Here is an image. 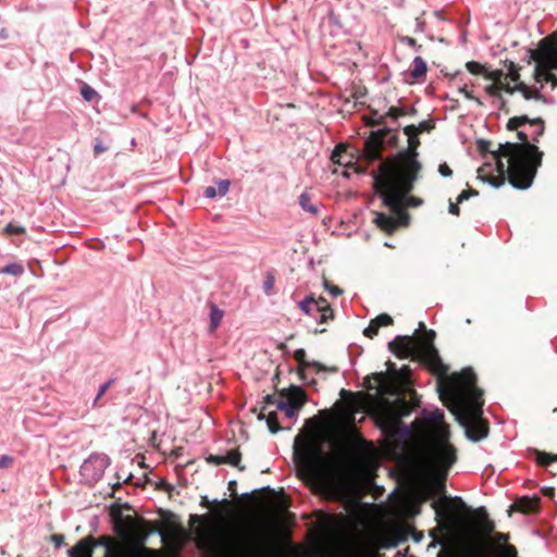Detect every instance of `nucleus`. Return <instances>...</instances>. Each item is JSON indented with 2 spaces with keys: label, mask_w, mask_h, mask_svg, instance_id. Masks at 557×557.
<instances>
[{
  "label": "nucleus",
  "mask_w": 557,
  "mask_h": 557,
  "mask_svg": "<svg viewBox=\"0 0 557 557\" xmlns=\"http://www.w3.org/2000/svg\"><path fill=\"white\" fill-rule=\"evenodd\" d=\"M432 507L437 517L446 521H453L466 509V504L459 496L451 498L444 496L441 499L434 500Z\"/></svg>",
  "instance_id": "obj_10"
},
{
  "label": "nucleus",
  "mask_w": 557,
  "mask_h": 557,
  "mask_svg": "<svg viewBox=\"0 0 557 557\" xmlns=\"http://www.w3.org/2000/svg\"><path fill=\"white\" fill-rule=\"evenodd\" d=\"M518 78L519 75L511 64L509 72L507 74L503 73V77H500L499 85L502 86V91H506L508 94L516 91V84H519Z\"/></svg>",
  "instance_id": "obj_19"
},
{
  "label": "nucleus",
  "mask_w": 557,
  "mask_h": 557,
  "mask_svg": "<svg viewBox=\"0 0 557 557\" xmlns=\"http://www.w3.org/2000/svg\"><path fill=\"white\" fill-rule=\"evenodd\" d=\"M223 319V311L219 309L215 305H212L210 308V327L211 330H215Z\"/></svg>",
  "instance_id": "obj_27"
},
{
  "label": "nucleus",
  "mask_w": 557,
  "mask_h": 557,
  "mask_svg": "<svg viewBox=\"0 0 557 557\" xmlns=\"http://www.w3.org/2000/svg\"><path fill=\"white\" fill-rule=\"evenodd\" d=\"M379 326L377 324H375L374 320H371L370 324L364 329L363 331V334L367 336V337H374L377 332H379Z\"/></svg>",
  "instance_id": "obj_37"
},
{
  "label": "nucleus",
  "mask_w": 557,
  "mask_h": 557,
  "mask_svg": "<svg viewBox=\"0 0 557 557\" xmlns=\"http://www.w3.org/2000/svg\"><path fill=\"white\" fill-rule=\"evenodd\" d=\"M500 77H503V71L493 70L492 72H486L485 78L491 81L492 84L485 87V91L491 97H499L502 92V86L499 85Z\"/></svg>",
  "instance_id": "obj_16"
},
{
  "label": "nucleus",
  "mask_w": 557,
  "mask_h": 557,
  "mask_svg": "<svg viewBox=\"0 0 557 557\" xmlns=\"http://www.w3.org/2000/svg\"><path fill=\"white\" fill-rule=\"evenodd\" d=\"M459 91L469 100H474L472 94L468 90L467 86H463L459 89Z\"/></svg>",
  "instance_id": "obj_53"
},
{
  "label": "nucleus",
  "mask_w": 557,
  "mask_h": 557,
  "mask_svg": "<svg viewBox=\"0 0 557 557\" xmlns=\"http://www.w3.org/2000/svg\"><path fill=\"white\" fill-rule=\"evenodd\" d=\"M421 202L422 201L420 199L412 197V198L409 199L408 205H410V206H420Z\"/></svg>",
  "instance_id": "obj_55"
},
{
  "label": "nucleus",
  "mask_w": 557,
  "mask_h": 557,
  "mask_svg": "<svg viewBox=\"0 0 557 557\" xmlns=\"http://www.w3.org/2000/svg\"><path fill=\"white\" fill-rule=\"evenodd\" d=\"M267 424L271 433H276L280 430L275 412H270L268 414Z\"/></svg>",
  "instance_id": "obj_33"
},
{
  "label": "nucleus",
  "mask_w": 557,
  "mask_h": 557,
  "mask_svg": "<svg viewBox=\"0 0 557 557\" xmlns=\"http://www.w3.org/2000/svg\"><path fill=\"white\" fill-rule=\"evenodd\" d=\"M488 145V141H484V140H481L480 141V149L482 151H485L486 150V146Z\"/></svg>",
  "instance_id": "obj_58"
},
{
  "label": "nucleus",
  "mask_w": 557,
  "mask_h": 557,
  "mask_svg": "<svg viewBox=\"0 0 557 557\" xmlns=\"http://www.w3.org/2000/svg\"><path fill=\"white\" fill-rule=\"evenodd\" d=\"M435 338L434 331H425L424 334L418 338L412 339L409 336L398 335L393 342L389 343V348L393 354L401 358H417L428 363L434 369L444 368L438 352L433 345Z\"/></svg>",
  "instance_id": "obj_6"
},
{
  "label": "nucleus",
  "mask_w": 557,
  "mask_h": 557,
  "mask_svg": "<svg viewBox=\"0 0 557 557\" xmlns=\"http://www.w3.org/2000/svg\"><path fill=\"white\" fill-rule=\"evenodd\" d=\"M425 462L432 471L429 488L432 493L442 492L448 470L457 460L456 449L453 445L433 442L429 453H424Z\"/></svg>",
  "instance_id": "obj_7"
},
{
  "label": "nucleus",
  "mask_w": 557,
  "mask_h": 557,
  "mask_svg": "<svg viewBox=\"0 0 557 557\" xmlns=\"http://www.w3.org/2000/svg\"><path fill=\"white\" fill-rule=\"evenodd\" d=\"M294 358L299 363V367H300L301 371H304L305 369H307L309 367H313L318 371L325 370V367L323 364H321L320 362H318V361H307V359H306V351L302 348H299V349L295 350Z\"/></svg>",
  "instance_id": "obj_22"
},
{
  "label": "nucleus",
  "mask_w": 557,
  "mask_h": 557,
  "mask_svg": "<svg viewBox=\"0 0 557 557\" xmlns=\"http://www.w3.org/2000/svg\"><path fill=\"white\" fill-rule=\"evenodd\" d=\"M408 137V149L399 153L397 164L383 162L380 171L373 174L374 187L381 195L384 206L391 209L395 216L375 212L373 222L383 231L392 233L398 225L406 224L408 215L405 212V196L413 188L418 172L421 169L417 160V148L420 144L414 125L404 128Z\"/></svg>",
  "instance_id": "obj_1"
},
{
  "label": "nucleus",
  "mask_w": 557,
  "mask_h": 557,
  "mask_svg": "<svg viewBox=\"0 0 557 557\" xmlns=\"http://www.w3.org/2000/svg\"><path fill=\"white\" fill-rule=\"evenodd\" d=\"M414 504L407 495H400L393 504L392 511L396 516H406L413 512Z\"/></svg>",
  "instance_id": "obj_17"
},
{
  "label": "nucleus",
  "mask_w": 557,
  "mask_h": 557,
  "mask_svg": "<svg viewBox=\"0 0 557 557\" xmlns=\"http://www.w3.org/2000/svg\"><path fill=\"white\" fill-rule=\"evenodd\" d=\"M162 543L170 553H176L184 542V532L177 527H168L159 532Z\"/></svg>",
  "instance_id": "obj_12"
},
{
  "label": "nucleus",
  "mask_w": 557,
  "mask_h": 557,
  "mask_svg": "<svg viewBox=\"0 0 557 557\" xmlns=\"http://www.w3.org/2000/svg\"><path fill=\"white\" fill-rule=\"evenodd\" d=\"M104 546L106 555L108 554V547L113 552V546L107 537H100L95 541L91 536L81 540L74 547L69 549V557H92V552L96 546Z\"/></svg>",
  "instance_id": "obj_11"
},
{
  "label": "nucleus",
  "mask_w": 557,
  "mask_h": 557,
  "mask_svg": "<svg viewBox=\"0 0 557 557\" xmlns=\"http://www.w3.org/2000/svg\"><path fill=\"white\" fill-rule=\"evenodd\" d=\"M299 206L305 212H308L311 215H318L319 213V205L312 201L311 195L308 191H305L299 196Z\"/></svg>",
  "instance_id": "obj_23"
},
{
  "label": "nucleus",
  "mask_w": 557,
  "mask_h": 557,
  "mask_svg": "<svg viewBox=\"0 0 557 557\" xmlns=\"http://www.w3.org/2000/svg\"><path fill=\"white\" fill-rule=\"evenodd\" d=\"M24 273V268L20 263H9L0 269V274H8L13 276H21Z\"/></svg>",
  "instance_id": "obj_28"
},
{
  "label": "nucleus",
  "mask_w": 557,
  "mask_h": 557,
  "mask_svg": "<svg viewBox=\"0 0 557 557\" xmlns=\"http://www.w3.org/2000/svg\"><path fill=\"white\" fill-rule=\"evenodd\" d=\"M424 30V23L420 20H416V32L422 33Z\"/></svg>",
  "instance_id": "obj_54"
},
{
  "label": "nucleus",
  "mask_w": 557,
  "mask_h": 557,
  "mask_svg": "<svg viewBox=\"0 0 557 557\" xmlns=\"http://www.w3.org/2000/svg\"><path fill=\"white\" fill-rule=\"evenodd\" d=\"M478 193L474 190H463L461 194L457 197V203H461L465 200H468L470 196H476Z\"/></svg>",
  "instance_id": "obj_44"
},
{
  "label": "nucleus",
  "mask_w": 557,
  "mask_h": 557,
  "mask_svg": "<svg viewBox=\"0 0 557 557\" xmlns=\"http://www.w3.org/2000/svg\"><path fill=\"white\" fill-rule=\"evenodd\" d=\"M554 461H557V455H554Z\"/></svg>",
  "instance_id": "obj_63"
},
{
  "label": "nucleus",
  "mask_w": 557,
  "mask_h": 557,
  "mask_svg": "<svg viewBox=\"0 0 557 557\" xmlns=\"http://www.w3.org/2000/svg\"><path fill=\"white\" fill-rule=\"evenodd\" d=\"M553 461H554V455H549L546 453H540L537 455V462L541 465H544V466L549 465Z\"/></svg>",
  "instance_id": "obj_41"
},
{
  "label": "nucleus",
  "mask_w": 557,
  "mask_h": 557,
  "mask_svg": "<svg viewBox=\"0 0 557 557\" xmlns=\"http://www.w3.org/2000/svg\"><path fill=\"white\" fill-rule=\"evenodd\" d=\"M475 374L470 368L454 373L440 383L441 400L455 414L465 428L469 440L485 438L488 434L486 422L482 419V391L475 386Z\"/></svg>",
  "instance_id": "obj_3"
},
{
  "label": "nucleus",
  "mask_w": 557,
  "mask_h": 557,
  "mask_svg": "<svg viewBox=\"0 0 557 557\" xmlns=\"http://www.w3.org/2000/svg\"><path fill=\"white\" fill-rule=\"evenodd\" d=\"M81 92H82L83 98L86 101H91L96 97V95H97L96 90L94 88H91L90 86H88V85H85L82 88Z\"/></svg>",
  "instance_id": "obj_36"
},
{
  "label": "nucleus",
  "mask_w": 557,
  "mask_h": 557,
  "mask_svg": "<svg viewBox=\"0 0 557 557\" xmlns=\"http://www.w3.org/2000/svg\"><path fill=\"white\" fill-rule=\"evenodd\" d=\"M394 432H395V431H394V426L392 425V426H391V433H394Z\"/></svg>",
  "instance_id": "obj_62"
},
{
  "label": "nucleus",
  "mask_w": 557,
  "mask_h": 557,
  "mask_svg": "<svg viewBox=\"0 0 557 557\" xmlns=\"http://www.w3.org/2000/svg\"><path fill=\"white\" fill-rule=\"evenodd\" d=\"M240 461V454L237 450H230L224 455H209L207 457V462L211 465H231L238 466Z\"/></svg>",
  "instance_id": "obj_15"
},
{
  "label": "nucleus",
  "mask_w": 557,
  "mask_h": 557,
  "mask_svg": "<svg viewBox=\"0 0 557 557\" xmlns=\"http://www.w3.org/2000/svg\"><path fill=\"white\" fill-rule=\"evenodd\" d=\"M299 308L306 314L314 315L317 313V310H320L319 300H315L313 297L308 296L299 302Z\"/></svg>",
  "instance_id": "obj_25"
},
{
  "label": "nucleus",
  "mask_w": 557,
  "mask_h": 557,
  "mask_svg": "<svg viewBox=\"0 0 557 557\" xmlns=\"http://www.w3.org/2000/svg\"><path fill=\"white\" fill-rule=\"evenodd\" d=\"M104 150H106V148H104L103 146H101V145H96V146H95V151H96V152H102V151H104Z\"/></svg>",
  "instance_id": "obj_59"
},
{
  "label": "nucleus",
  "mask_w": 557,
  "mask_h": 557,
  "mask_svg": "<svg viewBox=\"0 0 557 557\" xmlns=\"http://www.w3.org/2000/svg\"><path fill=\"white\" fill-rule=\"evenodd\" d=\"M5 232L9 234H22L25 232V227L22 225H16L12 222L8 223L5 226Z\"/></svg>",
  "instance_id": "obj_38"
},
{
  "label": "nucleus",
  "mask_w": 557,
  "mask_h": 557,
  "mask_svg": "<svg viewBox=\"0 0 557 557\" xmlns=\"http://www.w3.org/2000/svg\"><path fill=\"white\" fill-rule=\"evenodd\" d=\"M104 557H171V556L163 555L162 553H160L158 550H154L151 548H146V547H138V548H134L129 552H124V553L111 552L110 547H108V554L104 555Z\"/></svg>",
  "instance_id": "obj_14"
},
{
  "label": "nucleus",
  "mask_w": 557,
  "mask_h": 557,
  "mask_svg": "<svg viewBox=\"0 0 557 557\" xmlns=\"http://www.w3.org/2000/svg\"><path fill=\"white\" fill-rule=\"evenodd\" d=\"M13 465V457L3 455L0 457V468H9Z\"/></svg>",
  "instance_id": "obj_48"
},
{
  "label": "nucleus",
  "mask_w": 557,
  "mask_h": 557,
  "mask_svg": "<svg viewBox=\"0 0 557 557\" xmlns=\"http://www.w3.org/2000/svg\"><path fill=\"white\" fill-rule=\"evenodd\" d=\"M274 286V277L273 275L269 274L267 276V280L264 281V284H263V289L267 294H270V292L272 290Z\"/></svg>",
  "instance_id": "obj_46"
},
{
  "label": "nucleus",
  "mask_w": 557,
  "mask_h": 557,
  "mask_svg": "<svg viewBox=\"0 0 557 557\" xmlns=\"http://www.w3.org/2000/svg\"><path fill=\"white\" fill-rule=\"evenodd\" d=\"M296 461L301 474L325 491H335L338 479L333 469L332 460L323 455L320 447L306 444L296 454Z\"/></svg>",
  "instance_id": "obj_5"
},
{
  "label": "nucleus",
  "mask_w": 557,
  "mask_h": 557,
  "mask_svg": "<svg viewBox=\"0 0 557 557\" xmlns=\"http://www.w3.org/2000/svg\"><path fill=\"white\" fill-rule=\"evenodd\" d=\"M459 203H453L450 202L449 203V207H448V211L449 213L454 214V215H459V207H458Z\"/></svg>",
  "instance_id": "obj_52"
},
{
  "label": "nucleus",
  "mask_w": 557,
  "mask_h": 557,
  "mask_svg": "<svg viewBox=\"0 0 557 557\" xmlns=\"http://www.w3.org/2000/svg\"><path fill=\"white\" fill-rule=\"evenodd\" d=\"M324 285V288L333 296V297H337L339 295H342L343 290L338 287V286H335V285H331L327 281H324L323 283Z\"/></svg>",
  "instance_id": "obj_40"
},
{
  "label": "nucleus",
  "mask_w": 557,
  "mask_h": 557,
  "mask_svg": "<svg viewBox=\"0 0 557 557\" xmlns=\"http://www.w3.org/2000/svg\"><path fill=\"white\" fill-rule=\"evenodd\" d=\"M201 521L197 530L199 546L203 548L219 547L224 557H262L264 545L255 532L248 529L238 530V536L234 541L226 540L219 532L222 517L207 518L195 517Z\"/></svg>",
  "instance_id": "obj_4"
},
{
  "label": "nucleus",
  "mask_w": 557,
  "mask_h": 557,
  "mask_svg": "<svg viewBox=\"0 0 557 557\" xmlns=\"http://www.w3.org/2000/svg\"><path fill=\"white\" fill-rule=\"evenodd\" d=\"M96 463H99V465H100V467H101V469H100L99 473H97V474H96V476H95V478L100 476V475L102 474L103 468H104V466H106V463H107L106 458H100V457H91V458H89L88 460H86V461L83 463V466H82V472H83L84 474H87V473H88V471H89V469H90L94 465H96Z\"/></svg>",
  "instance_id": "obj_26"
},
{
  "label": "nucleus",
  "mask_w": 557,
  "mask_h": 557,
  "mask_svg": "<svg viewBox=\"0 0 557 557\" xmlns=\"http://www.w3.org/2000/svg\"><path fill=\"white\" fill-rule=\"evenodd\" d=\"M529 52L531 59L536 62V81L557 86V77L550 73L552 70H557V40L550 42L548 39H543L537 49Z\"/></svg>",
  "instance_id": "obj_8"
},
{
  "label": "nucleus",
  "mask_w": 557,
  "mask_h": 557,
  "mask_svg": "<svg viewBox=\"0 0 557 557\" xmlns=\"http://www.w3.org/2000/svg\"><path fill=\"white\" fill-rule=\"evenodd\" d=\"M375 324H377L379 327L381 326H387L393 323V319L387 313H382L377 315L375 319H373Z\"/></svg>",
  "instance_id": "obj_34"
},
{
  "label": "nucleus",
  "mask_w": 557,
  "mask_h": 557,
  "mask_svg": "<svg viewBox=\"0 0 557 557\" xmlns=\"http://www.w3.org/2000/svg\"><path fill=\"white\" fill-rule=\"evenodd\" d=\"M113 383V380H109L107 381L106 383H103L99 389H98V393L95 397V400H94V404L96 405L97 401L104 395V393L108 391V388L111 386V384Z\"/></svg>",
  "instance_id": "obj_39"
},
{
  "label": "nucleus",
  "mask_w": 557,
  "mask_h": 557,
  "mask_svg": "<svg viewBox=\"0 0 557 557\" xmlns=\"http://www.w3.org/2000/svg\"><path fill=\"white\" fill-rule=\"evenodd\" d=\"M409 432L408 428L405 426L404 433L407 434Z\"/></svg>",
  "instance_id": "obj_61"
},
{
  "label": "nucleus",
  "mask_w": 557,
  "mask_h": 557,
  "mask_svg": "<svg viewBox=\"0 0 557 557\" xmlns=\"http://www.w3.org/2000/svg\"><path fill=\"white\" fill-rule=\"evenodd\" d=\"M276 409L283 411L287 418H293L296 416L298 408L294 407L290 403H283L281 400H277L276 403Z\"/></svg>",
  "instance_id": "obj_30"
},
{
  "label": "nucleus",
  "mask_w": 557,
  "mask_h": 557,
  "mask_svg": "<svg viewBox=\"0 0 557 557\" xmlns=\"http://www.w3.org/2000/svg\"><path fill=\"white\" fill-rule=\"evenodd\" d=\"M0 37H2V38H7V34H5V32H4V30H1V32H0Z\"/></svg>",
  "instance_id": "obj_60"
},
{
  "label": "nucleus",
  "mask_w": 557,
  "mask_h": 557,
  "mask_svg": "<svg viewBox=\"0 0 557 557\" xmlns=\"http://www.w3.org/2000/svg\"><path fill=\"white\" fill-rule=\"evenodd\" d=\"M264 400H265V403H271V404H274L275 406H276V403H277V400L275 399V397H274V396H271V395L265 396V397H264Z\"/></svg>",
  "instance_id": "obj_56"
},
{
  "label": "nucleus",
  "mask_w": 557,
  "mask_h": 557,
  "mask_svg": "<svg viewBox=\"0 0 557 557\" xmlns=\"http://www.w3.org/2000/svg\"><path fill=\"white\" fill-rule=\"evenodd\" d=\"M403 114H404V112L400 109L395 108V107H391L388 109V111L386 112V115L393 117L394 120Z\"/></svg>",
  "instance_id": "obj_51"
},
{
  "label": "nucleus",
  "mask_w": 557,
  "mask_h": 557,
  "mask_svg": "<svg viewBox=\"0 0 557 557\" xmlns=\"http://www.w3.org/2000/svg\"><path fill=\"white\" fill-rule=\"evenodd\" d=\"M319 307H320V310H317V313L318 312L320 313V321L326 322L333 315L332 309L330 308L326 300L323 298L319 299Z\"/></svg>",
  "instance_id": "obj_29"
},
{
  "label": "nucleus",
  "mask_w": 557,
  "mask_h": 557,
  "mask_svg": "<svg viewBox=\"0 0 557 557\" xmlns=\"http://www.w3.org/2000/svg\"><path fill=\"white\" fill-rule=\"evenodd\" d=\"M438 173L444 176V177H449L451 176L453 174V171L450 170V168L448 166L447 163H441L440 166H438Z\"/></svg>",
  "instance_id": "obj_45"
},
{
  "label": "nucleus",
  "mask_w": 557,
  "mask_h": 557,
  "mask_svg": "<svg viewBox=\"0 0 557 557\" xmlns=\"http://www.w3.org/2000/svg\"><path fill=\"white\" fill-rule=\"evenodd\" d=\"M428 71V66L425 61L421 57H416L412 61V69L410 71V75L414 79H420L424 77Z\"/></svg>",
  "instance_id": "obj_24"
},
{
  "label": "nucleus",
  "mask_w": 557,
  "mask_h": 557,
  "mask_svg": "<svg viewBox=\"0 0 557 557\" xmlns=\"http://www.w3.org/2000/svg\"><path fill=\"white\" fill-rule=\"evenodd\" d=\"M529 123L531 127L534 128L533 133L530 135L533 141L537 140L540 136L544 133V124L541 119L530 120L527 115L515 116L509 119L507 123V128L510 131L518 129L521 125Z\"/></svg>",
  "instance_id": "obj_13"
},
{
  "label": "nucleus",
  "mask_w": 557,
  "mask_h": 557,
  "mask_svg": "<svg viewBox=\"0 0 557 557\" xmlns=\"http://www.w3.org/2000/svg\"><path fill=\"white\" fill-rule=\"evenodd\" d=\"M401 42L408 45L409 47L414 48L416 50H420L421 46L417 44L416 39L411 37H403Z\"/></svg>",
  "instance_id": "obj_49"
},
{
  "label": "nucleus",
  "mask_w": 557,
  "mask_h": 557,
  "mask_svg": "<svg viewBox=\"0 0 557 557\" xmlns=\"http://www.w3.org/2000/svg\"><path fill=\"white\" fill-rule=\"evenodd\" d=\"M51 542L54 544L57 548H59L64 544V536L61 534H53L51 536Z\"/></svg>",
  "instance_id": "obj_50"
},
{
  "label": "nucleus",
  "mask_w": 557,
  "mask_h": 557,
  "mask_svg": "<svg viewBox=\"0 0 557 557\" xmlns=\"http://www.w3.org/2000/svg\"><path fill=\"white\" fill-rule=\"evenodd\" d=\"M201 506L210 508L211 502L206 496H203L201 499Z\"/></svg>",
  "instance_id": "obj_57"
},
{
  "label": "nucleus",
  "mask_w": 557,
  "mask_h": 557,
  "mask_svg": "<svg viewBox=\"0 0 557 557\" xmlns=\"http://www.w3.org/2000/svg\"><path fill=\"white\" fill-rule=\"evenodd\" d=\"M466 67L471 74H482L484 77L486 72H491L484 65L475 61L467 62Z\"/></svg>",
  "instance_id": "obj_31"
},
{
  "label": "nucleus",
  "mask_w": 557,
  "mask_h": 557,
  "mask_svg": "<svg viewBox=\"0 0 557 557\" xmlns=\"http://www.w3.org/2000/svg\"><path fill=\"white\" fill-rule=\"evenodd\" d=\"M343 150H345V146H344V145H338V146L335 148V150H334V151H333V153H332V161H333L334 163H338V164H342V163H343V161H342V159H341V154H339V152H341V151H343Z\"/></svg>",
  "instance_id": "obj_42"
},
{
  "label": "nucleus",
  "mask_w": 557,
  "mask_h": 557,
  "mask_svg": "<svg viewBox=\"0 0 557 557\" xmlns=\"http://www.w3.org/2000/svg\"><path fill=\"white\" fill-rule=\"evenodd\" d=\"M422 418L423 421L429 425L431 433L425 443L424 453L430 451V447L433 442H441L444 445H450L448 442V425L444 422V412L441 409H424L422 411Z\"/></svg>",
  "instance_id": "obj_9"
},
{
  "label": "nucleus",
  "mask_w": 557,
  "mask_h": 557,
  "mask_svg": "<svg viewBox=\"0 0 557 557\" xmlns=\"http://www.w3.org/2000/svg\"><path fill=\"white\" fill-rule=\"evenodd\" d=\"M305 393L300 387L292 386L288 392L278 400L283 403H290L294 405V407L300 409L305 403Z\"/></svg>",
  "instance_id": "obj_18"
},
{
  "label": "nucleus",
  "mask_w": 557,
  "mask_h": 557,
  "mask_svg": "<svg viewBox=\"0 0 557 557\" xmlns=\"http://www.w3.org/2000/svg\"><path fill=\"white\" fill-rule=\"evenodd\" d=\"M432 127V125L426 122H420L418 125H414L416 134L419 135L422 132L429 131Z\"/></svg>",
  "instance_id": "obj_47"
},
{
  "label": "nucleus",
  "mask_w": 557,
  "mask_h": 557,
  "mask_svg": "<svg viewBox=\"0 0 557 557\" xmlns=\"http://www.w3.org/2000/svg\"><path fill=\"white\" fill-rule=\"evenodd\" d=\"M517 136L521 144L506 141L499 144L497 150L491 151L478 170L479 180L498 188L507 174L509 183L517 189H527L532 185L543 153L528 140L525 132L519 131Z\"/></svg>",
  "instance_id": "obj_2"
},
{
  "label": "nucleus",
  "mask_w": 557,
  "mask_h": 557,
  "mask_svg": "<svg viewBox=\"0 0 557 557\" xmlns=\"http://www.w3.org/2000/svg\"><path fill=\"white\" fill-rule=\"evenodd\" d=\"M498 557H517V550L512 545H505L500 548Z\"/></svg>",
  "instance_id": "obj_35"
},
{
  "label": "nucleus",
  "mask_w": 557,
  "mask_h": 557,
  "mask_svg": "<svg viewBox=\"0 0 557 557\" xmlns=\"http://www.w3.org/2000/svg\"><path fill=\"white\" fill-rule=\"evenodd\" d=\"M231 182L228 180H222L216 182V186H208L205 189V197L208 199H214L215 197H224L230 189Z\"/></svg>",
  "instance_id": "obj_20"
},
{
  "label": "nucleus",
  "mask_w": 557,
  "mask_h": 557,
  "mask_svg": "<svg viewBox=\"0 0 557 557\" xmlns=\"http://www.w3.org/2000/svg\"><path fill=\"white\" fill-rule=\"evenodd\" d=\"M516 90L521 91L523 98L527 99V100L532 98V92L529 90V88L527 86H524L521 83L516 84Z\"/></svg>",
  "instance_id": "obj_43"
},
{
  "label": "nucleus",
  "mask_w": 557,
  "mask_h": 557,
  "mask_svg": "<svg viewBox=\"0 0 557 557\" xmlns=\"http://www.w3.org/2000/svg\"><path fill=\"white\" fill-rule=\"evenodd\" d=\"M535 504H536L535 499L523 497L516 504V506H517V509H519L521 511H530L534 508Z\"/></svg>",
  "instance_id": "obj_32"
},
{
  "label": "nucleus",
  "mask_w": 557,
  "mask_h": 557,
  "mask_svg": "<svg viewBox=\"0 0 557 557\" xmlns=\"http://www.w3.org/2000/svg\"><path fill=\"white\" fill-rule=\"evenodd\" d=\"M381 146H382V143H381V140L377 137H375V136L370 137L364 143V154H366V158L368 160H370V161L380 159Z\"/></svg>",
  "instance_id": "obj_21"
}]
</instances>
